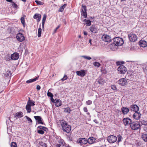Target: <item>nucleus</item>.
I'll return each instance as SVG.
<instances>
[{
	"label": "nucleus",
	"mask_w": 147,
	"mask_h": 147,
	"mask_svg": "<svg viewBox=\"0 0 147 147\" xmlns=\"http://www.w3.org/2000/svg\"><path fill=\"white\" fill-rule=\"evenodd\" d=\"M86 70H81L79 71H76V73L78 76L82 77H84L86 75Z\"/></svg>",
	"instance_id": "13"
},
{
	"label": "nucleus",
	"mask_w": 147,
	"mask_h": 147,
	"mask_svg": "<svg viewBox=\"0 0 147 147\" xmlns=\"http://www.w3.org/2000/svg\"><path fill=\"white\" fill-rule=\"evenodd\" d=\"M55 101V104L56 107H59L62 105V101L59 99H56Z\"/></svg>",
	"instance_id": "20"
},
{
	"label": "nucleus",
	"mask_w": 147,
	"mask_h": 147,
	"mask_svg": "<svg viewBox=\"0 0 147 147\" xmlns=\"http://www.w3.org/2000/svg\"><path fill=\"white\" fill-rule=\"evenodd\" d=\"M35 1L38 5H42L44 4L43 2L38 0H35Z\"/></svg>",
	"instance_id": "36"
},
{
	"label": "nucleus",
	"mask_w": 147,
	"mask_h": 147,
	"mask_svg": "<svg viewBox=\"0 0 147 147\" xmlns=\"http://www.w3.org/2000/svg\"><path fill=\"white\" fill-rule=\"evenodd\" d=\"M111 88L114 90H117V87L115 85H112L111 86Z\"/></svg>",
	"instance_id": "44"
},
{
	"label": "nucleus",
	"mask_w": 147,
	"mask_h": 147,
	"mask_svg": "<svg viewBox=\"0 0 147 147\" xmlns=\"http://www.w3.org/2000/svg\"><path fill=\"white\" fill-rule=\"evenodd\" d=\"M42 29L41 28V24L39 26V27L38 30V37H40L41 34Z\"/></svg>",
	"instance_id": "29"
},
{
	"label": "nucleus",
	"mask_w": 147,
	"mask_h": 147,
	"mask_svg": "<svg viewBox=\"0 0 147 147\" xmlns=\"http://www.w3.org/2000/svg\"><path fill=\"white\" fill-rule=\"evenodd\" d=\"M5 74L6 77H9L10 76H11V71L8 70L6 71Z\"/></svg>",
	"instance_id": "33"
},
{
	"label": "nucleus",
	"mask_w": 147,
	"mask_h": 147,
	"mask_svg": "<svg viewBox=\"0 0 147 147\" xmlns=\"http://www.w3.org/2000/svg\"><path fill=\"white\" fill-rule=\"evenodd\" d=\"M142 138L145 142H147V134H143L142 136Z\"/></svg>",
	"instance_id": "27"
},
{
	"label": "nucleus",
	"mask_w": 147,
	"mask_h": 147,
	"mask_svg": "<svg viewBox=\"0 0 147 147\" xmlns=\"http://www.w3.org/2000/svg\"><path fill=\"white\" fill-rule=\"evenodd\" d=\"M47 18V16L45 14H44L43 15L42 19V21L45 22L46 19Z\"/></svg>",
	"instance_id": "47"
},
{
	"label": "nucleus",
	"mask_w": 147,
	"mask_h": 147,
	"mask_svg": "<svg viewBox=\"0 0 147 147\" xmlns=\"http://www.w3.org/2000/svg\"><path fill=\"white\" fill-rule=\"evenodd\" d=\"M124 62H120V61H117L116 62L117 65H121L123 64L124 63Z\"/></svg>",
	"instance_id": "52"
},
{
	"label": "nucleus",
	"mask_w": 147,
	"mask_h": 147,
	"mask_svg": "<svg viewBox=\"0 0 147 147\" xmlns=\"http://www.w3.org/2000/svg\"><path fill=\"white\" fill-rule=\"evenodd\" d=\"M16 38L17 40L20 42H22L25 40V37L24 35L20 32L18 33L17 34Z\"/></svg>",
	"instance_id": "8"
},
{
	"label": "nucleus",
	"mask_w": 147,
	"mask_h": 147,
	"mask_svg": "<svg viewBox=\"0 0 147 147\" xmlns=\"http://www.w3.org/2000/svg\"><path fill=\"white\" fill-rule=\"evenodd\" d=\"M25 117L26 118L29 123L30 124H32V120L30 117H28L27 116H25Z\"/></svg>",
	"instance_id": "35"
},
{
	"label": "nucleus",
	"mask_w": 147,
	"mask_h": 147,
	"mask_svg": "<svg viewBox=\"0 0 147 147\" xmlns=\"http://www.w3.org/2000/svg\"><path fill=\"white\" fill-rule=\"evenodd\" d=\"M51 100L52 102H53V103H55V102L56 101L55 99V100H54L53 98V97L51 98Z\"/></svg>",
	"instance_id": "55"
},
{
	"label": "nucleus",
	"mask_w": 147,
	"mask_h": 147,
	"mask_svg": "<svg viewBox=\"0 0 147 147\" xmlns=\"http://www.w3.org/2000/svg\"><path fill=\"white\" fill-rule=\"evenodd\" d=\"M94 138L93 137H91L89 138L88 140H87V143L88 142L89 144H92L93 143V142L94 141L95 139L94 140Z\"/></svg>",
	"instance_id": "25"
},
{
	"label": "nucleus",
	"mask_w": 147,
	"mask_h": 147,
	"mask_svg": "<svg viewBox=\"0 0 147 147\" xmlns=\"http://www.w3.org/2000/svg\"><path fill=\"white\" fill-rule=\"evenodd\" d=\"M82 57L85 59H87L88 60H90L92 59L91 57L83 55L82 56Z\"/></svg>",
	"instance_id": "42"
},
{
	"label": "nucleus",
	"mask_w": 147,
	"mask_h": 147,
	"mask_svg": "<svg viewBox=\"0 0 147 147\" xmlns=\"http://www.w3.org/2000/svg\"><path fill=\"white\" fill-rule=\"evenodd\" d=\"M38 128L40 129L41 130H43L45 128V127L42 126L40 125L38 127Z\"/></svg>",
	"instance_id": "54"
},
{
	"label": "nucleus",
	"mask_w": 147,
	"mask_h": 147,
	"mask_svg": "<svg viewBox=\"0 0 147 147\" xmlns=\"http://www.w3.org/2000/svg\"><path fill=\"white\" fill-rule=\"evenodd\" d=\"M64 145L63 142L62 140H60L59 142V144H57L55 147H60L61 146H63Z\"/></svg>",
	"instance_id": "30"
},
{
	"label": "nucleus",
	"mask_w": 147,
	"mask_h": 147,
	"mask_svg": "<svg viewBox=\"0 0 147 147\" xmlns=\"http://www.w3.org/2000/svg\"><path fill=\"white\" fill-rule=\"evenodd\" d=\"M81 15L83 16L85 18H86L87 16L86 11H81Z\"/></svg>",
	"instance_id": "40"
},
{
	"label": "nucleus",
	"mask_w": 147,
	"mask_h": 147,
	"mask_svg": "<svg viewBox=\"0 0 147 147\" xmlns=\"http://www.w3.org/2000/svg\"><path fill=\"white\" fill-rule=\"evenodd\" d=\"M67 5L66 4H65L61 6L60 7L59 9V11L61 12H62L64 10V8L66 7Z\"/></svg>",
	"instance_id": "32"
},
{
	"label": "nucleus",
	"mask_w": 147,
	"mask_h": 147,
	"mask_svg": "<svg viewBox=\"0 0 147 147\" xmlns=\"http://www.w3.org/2000/svg\"><path fill=\"white\" fill-rule=\"evenodd\" d=\"M92 40L91 39H90L89 40V42L90 43V45H92V43H91Z\"/></svg>",
	"instance_id": "62"
},
{
	"label": "nucleus",
	"mask_w": 147,
	"mask_h": 147,
	"mask_svg": "<svg viewBox=\"0 0 147 147\" xmlns=\"http://www.w3.org/2000/svg\"><path fill=\"white\" fill-rule=\"evenodd\" d=\"M93 121L96 124L98 123L99 122L96 119H94L93 120Z\"/></svg>",
	"instance_id": "58"
},
{
	"label": "nucleus",
	"mask_w": 147,
	"mask_h": 147,
	"mask_svg": "<svg viewBox=\"0 0 147 147\" xmlns=\"http://www.w3.org/2000/svg\"><path fill=\"white\" fill-rule=\"evenodd\" d=\"M41 18V15L38 13H35L33 16V18L34 19H36L38 22L40 21Z\"/></svg>",
	"instance_id": "18"
},
{
	"label": "nucleus",
	"mask_w": 147,
	"mask_h": 147,
	"mask_svg": "<svg viewBox=\"0 0 147 147\" xmlns=\"http://www.w3.org/2000/svg\"><path fill=\"white\" fill-rule=\"evenodd\" d=\"M86 103L88 105H90L92 104V101L91 100H88L86 101Z\"/></svg>",
	"instance_id": "51"
},
{
	"label": "nucleus",
	"mask_w": 147,
	"mask_h": 147,
	"mask_svg": "<svg viewBox=\"0 0 147 147\" xmlns=\"http://www.w3.org/2000/svg\"><path fill=\"white\" fill-rule=\"evenodd\" d=\"M141 114L140 113L137 112L135 113L133 115V117L136 120H139L140 119Z\"/></svg>",
	"instance_id": "17"
},
{
	"label": "nucleus",
	"mask_w": 147,
	"mask_h": 147,
	"mask_svg": "<svg viewBox=\"0 0 147 147\" xmlns=\"http://www.w3.org/2000/svg\"><path fill=\"white\" fill-rule=\"evenodd\" d=\"M119 73L121 74H125L127 71V68L123 65H121L117 69Z\"/></svg>",
	"instance_id": "6"
},
{
	"label": "nucleus",
	"mask_w": 147,
	"mask_h": 147,
	"mask_svg": "<svg viewBox=\"0 0 147 147\" xmlns=\"http://www.w3.org/2000/svg\"><path fill=\"white\" fill-rule=\"evenodd\" d=\"M77 142L80 143L81 145H85L87 143V140L85 138H79L77 140Z\"/></svg>",
	"instance_id": "11"
},
{
	"label": "nucleus",
	"mask_w": 147,
	"mask_h": 147,
	"mask_svg": "<svg viewBox=\"0 0 147 147\" xmlns=\"http://www.w3.org/2000/svg\"><path fill=\"white\" fill-rule=\"evenodd\" d=\"M43 130L45 131H47L48 130V129L47 127H45V128H44Z\"/></svg>",
	"instance_id": "61"
},
{
	"label": "nucleus",
	"mask_w": 147,
	"mask_h": 147,
	"mask_svg": "<svg viewBox=\"0 0 147 147\" xmlns=\"http://www.w3.org/2000/svg\"><path fill=\"white\" fill-rule=\"evenodd\" d=\"M93 64L95 66L97 67H99L101 65L99 63L97 62H94L93 63Z\"/></svg>",
	"instance_id": "37"
},
{
	"label": "nucleus",
	"mask_w": 147,
	"mask_h": 147,
	"mask_svg": "<svg viewBox=\"0 0 147 147\" xmlns=\"http://www.w3.org/2000/svg\"><path fill=\"white\" fill-rule=\"evenodd\" d=\"M60 25H58L57 27L55 28V31H57V30L59 28V27H60Z\"/></svg>",
	"instance_id": "60"
},
{
	"label": "nucleus",
	"mask_w": 147,
	"mask_h": 147,
	"mask_svg": "<svg viewBox=\"0 0 147 147\" xmlns=\"http://www.w3.org/2000/svg\"><path fill=\"white\" fill-rule=\"evenodd\" d=\"M84 35H86L87 34V33L86 31H84Z\"/></svg>",
	"instance_id": "63"
},
{
	"label": "nucleus",
	"mask_w": 147,
	"mask_h": 147,
	"mask_svg": "<svg viewBox=\"0 0 147 147\" xmlns=\"http://www.w3.org/2000/svg\"><path fill=\"white\" fill-rule=\"evenodd\" d=\"M38 133L40 134H44V132L42 130L40 129L38 131Z\"/></svg>",
	"instance_id": "45"
},
{
	"label": "nucleus",
	"mask_w": 147,
	"mask_h": 147,
	"mask_svg": "<svg viewBox=\"0 0 147 147\" xmlns=\"http://www.w3.org/2000/svg\"><path fill=\"white\" fill-rule=\"evenodd\" d=\"M63 78H64V80H67V75H65L64 76Z\"/></svg>",
	"instance_id": "59"
},
{
	"label": "nucleus",
	"mask_w": 147,
	"mask_h": 147,
	"mask_svg": "<svg viewBox=\"0 0 147 147\" xmlns=\"http://www.w3.org/2000/svg\"><path fill=\"white\" fill-rule=\"evenodd\" d=\"M141 126L140 123L137 121L132 123L130 125L131 129L134 130L140 129Z\"/></svg>",
	"instance_id": "3"
},
{
	"label": "nucleus",
	"mask_w": 147,
	"mask_h": 147,
	"mask_svg": "<svg viewBox=\"0 0 147 147\" xmlns=\"http://www.w3.org/2000/svg\"><path fill=\"white\" fill-rule=\"evenodd\" d=\"M101 38L102 40L105 42H110L111 41V37L108 35L104 34L102 36Z\"/></svg>",
	"instance_id": "7"
},
{
	"label": "nucleus",
	"mask_w": 147,
	"mask_h": 147,
	"mask_svg": "<svg viewBox=\"0 0 147 147\" xmlns=\"http://www.w3.org/2000/svg\"><path fill=\"white\" fill-rule=\"evenodd\" d=\"M84 111L85 112H88V109L86 107H85L84 108Z\"/></svg>",
	"instance_id": "57"
},
{
	"label": "nucleus",
	"mask_w": 147,
	"mask_h": 147,
	"mask_svg": "<svg viewBox=\"0 0 147 147\" xmlns=\"http://www.w3.org/2000/svg\"><path fill=\"white\" fill-rule=\"evenodd\" d=\"M123 121L125 125H130L132 123L131 120L128 117H126L123 119Z\"/></svg>",
	"instance_id": "9"
},
{
	"label": "nucleus",
	"mask_w": 147,
	"mask_h": 147,
	"mask_svg": "<svg viewBox=\"0 0 147 147\" xmlns=\"http://www.w3.org/2000/svg\"><path fill=\"white\" fill-rule=\"evenodd\" d=\"M39 144L40 146L42 147H47V144L42 141L40 142Z\"/></svg>",
	"instance_id": "39"
},
{
	"label": "nucleus",
	"mask_w": 147,
	"mask_h": 147,
	"mask_svg": "<svg viewBox=\"0 0 147 147\" xmlns=\"http://www.w3.org/2000/svg\"><path fill=\"white\" fill-rule=\"evenodd\" d=\"M82 11H86L87 10L86 9V7L85 6L82 5Z\"/></svg>",
	"instance_id": "46"
},
{
	"label": "nucleus",
	"mask_w": 147,
	"mask_h": 147,
	"mask_svg": "<svg viewBox=\"0 0 147 147\" xmlns=\"http://www.w3.org/2000/svg\"><path fill=\"white\" fill-rule=\"evenodd\" d=\"M24 18V17H22L21 18V21L22 24L24 26L25 24Z\"/></svg>",
	"instance_id": "38"
},
{
	"label": "nucleus",
	"mask_w": 147,
	"mask_h": 147,
	"mask_svg": "<svg viewBox=\"0 0 147 147\" xmlns=\"http://www.w3.org/2000/svg\"><path fill=\"white\" fill-rule=\"evenodd\" d=\"M139 44L140 46L142 47H145L147 46V42L144 40H140Z\"/></svg>",
	"instance_id": "19"
},
{
	"label": "nucleus",
	"mask_w": 147,
	"mask_h": 147,
	"mask_svg": "<svg viewBox=\"0 0 147 147\" xmlns=\"http://www.w3.org/2000/svg\"><path fill=\"white\" fill-rule=\"evenodd\" d=\"M12 5L13 7L15 8H17V4L14 2H13L12 3Z\"/></svg>",
	"instance_id": "50"
},
{
	"label": "nucleus",
	"mask_w": 147,
	"mask_h": 147,
	"mask_svg": "<svg viewBox=\"0 0 147 147\" xmlns=\"http://www.w3.org/2000/svg\"><path fill=\"white\" fill-rule=\"evenodd\" d=\"M71 111V110L70 109V108L69 107H68L66 108H65L64 109V111L65 112L69 113Z\"/></svg>",
	"instance_id": "34"
},
{
	"label": "nucleus",
	"mask_w": 147,
	"mask_h": 147,
	"mask_svg": "<svg viewBox=\"0 0 147 147\" xmlns=\"http://www.w3.org/2000/svg\"><path fill=\"white\" fill-rule=\"evenodd\" d=\"M98 82L100 84H103L104 83V81L101 77H99L96 80V82Z\"/></svg>",
	"instance_id": "22"
},
{
	"label": "nucleus",
	"mask_w": 147,
	"mask_h": 147,
	"mask_svg": "<svg viewBox=\"0 0 147 147\" xmlns=\"http://www.w3.org/2000/svg\"><path fill=\"white\" fill-rule=\"evenodd\" d=\"M41 88V87L39 85H37L36 86V89L37 90H39Z\"/></svg>",
	"instance_id": "56"
},
{
	"label": "nucleus",
	"mask_w": 147,
	"mask_h": 147,
	"mask_svg": "<svg viewBox=\"0 0 147 147\" xmlns=\"http://www.w3.org/2000/svg\"><path fill=\"white\" fill-rule=\"evenodd\" d=\"M47 95L49 97L51 98H52L53 96V95L50 92L48 91L47 93Z\"/></svg>",
	"instance_id": "41"
},
{
	"label": "nucleus",
	"mask_w": 147,
	"mask_h": 147,
	"mask_svg": "<svg viewBox=\"0 0 147 147\" xmlns=\"http://www.w3.org/2000/svg\"><path fill=\"white\" fill-rule=\"evenodd\" d=\"M5 60L6 61H10V57L7 56L5 57Z\"/></svg>",
	"instance_id": "53"
},
{
	"label": "nucleus",
	"mask_w": 147,
	"mask_h": 147,
	"mask_svg": "<svg viewBox=\"0 0 147 147\" xmlns=\"http://www.w3.org/2000/svg\"><path fill=\"white\" fill-rule=\"evenodd\" d=\"M23 113L22 112H17L15 114L14 117H18V118L22 117L23 116Z\"/></svg>",
	"instance_id": "24"
},
{
	"label": "nucleus",
	"mask_w": 147,
	"mask_h": 147,
	"mask_svg": "<svg viewBox=\"0 0 147 147\" xmlns=\"http://www.w3.org/2000/svg\"><path fill=\"white\" fill-rule=\"evenodd\" d=\"M84 22H85L87 26H89L91 25V21H90L89 20L85 19L84 20Z\"/></svg>",
	"instance_id": "28"
},
{
	"label": "nucleus",
	"mask_w": 147,
	"mask_h": 147,
	"mask_svg": "<svg viewBox=\"0 0 147 147\" xmlns=\"http://www.w3.org/2000/svg\"><path fill=\"white\" fill-rule=\"evenodd\" d=\"M29 100L27 102V104L30 106H33L35 105V102L32 100H30V98H29Z\"/></svg>",
	"instance_id": "26"
},
{
	"label": "nucleus",
	"mask_w": 147,
	"mask_h": 147,
	"mask_svg": "<svg viewBox=\"0 0 147 147\" xmlns=\"http://www.w3.org/2000/svg\"><path fill=\"white\" fill-rule=\"evenodd\" d=\"M118 82V84L122 86H124L127 84V82L126 79L124 78H121L119 80Z\"/></svg>",
	"instance_id": "12"
},
{
	"label": "nucleus",
	"mask_w": 147,
	"mask_h": 147,
	"mask_svg": "<svg viewBox=\"0 0 147 147\" xmlns=\"http://www.w3.org/2000/svg\"><path fill=\"white\" fill-rule=\"evenodd\" d=\"M34 118L36 121V122L38 123V124H43L44 123L42 122V119L40 116H34Z\"/></svg>",
	"instance_id": "15"
},
{
	"label": "nucleus",
	"mask_w": 147,
	"mask_h": 147,
	"mask_svg": "<svg viewBox=\"0 0 147 147\" xmlns=\"http://www.w3.org/2000/svg\"><path fill=\"white\" fill-rule=\"evenodd\" d=\"M129 41L132 42H135L137 40L138 37L136 34L131 32L128 34Z\"/></svg>",
	"instance_id": "4"
},
{
	"label": "nucleus",
	"mask_w": 147,
	"mask_h": 147,
	"mask_svg": "<svg viewBox=\"0 0 147 147\" xmlns=\"http://www.w3.org/2000/svg\"><path fill=\"white\" fill-rule=\"evenodd\" d=\"M113 41V42L112 44V45L119 46L122 45L124 43L123 39L118 37L114 38Z\"/></svg>",
	"instance_id": "2"
},
{
	"label": "nucleus",
	"mask_w": 147,
	"mask_h": 147,
	"mask_svg": "<svg viewBox=\"0 0 147 147\" xmlns=\"http://www.w3.org/2000/svg\"><path fill=\"white\" fill-rule=\"evenodd\" d=\"M19 55L18 53H14L11 55V59L12 60H16L19 58Z\"/></svg>",
	"instance_id": "14"
},
{
	"label": "nucleus",
	"mask_w": 147,
	"mask_h": 147,
	"mask_svg": "<svg viewBox=\"0 0 147 147\" xmlns=\"http://www.w3.org/2000/svg\"><path fill=\"white\" fill-rule=\"evenodd\" d=\"M131 110V111H135V112H138L139 110V107L136 105H132L130 106Z\"/></svg>",
	"instance_id": "16"
},
{
	"label": "nucleus",
	"mask_w": 147,
	"mask_h": 147,
	"mask_svg": "<svg viewBox=\"0 0 147 147\" xmlns=\"http://www.w3.org/2000/svg\"><path fill=\"white\" fill-rule=\"evenodd\" d=\"M59 123L63 131L67 133H69L71 130V126L64 120L59 121Z\"/></svg>",
	"instance_id": "1"
},
{
	"label": "nucleus",
	"mask_w": 147,
	"mask_h": 147,
	"mask_svg": "<svg viewBox=\"0 0 147 147\" xmlns=\"http://www.w3.org/2000/svg\"><path fill=\"white\" fill-rule=\"evenodd\" d=\"M117 137L118 138V140L117 142H119L121 141L122 137L120 135H119L117 136Z\"/></svg>",
	"instance_id": "48"
},
{
	"label": "nucleus",
	"mask_w": 147,
	"mask_h": 147,
	"mask_svg": "<svg viewBox=\"0 0 147 147\" xmlns=\"http://www.w3.org/2000/svg\"><path fill=\"white\" fill-rule=\"evenodd\" d=\"M117 139L116 136L111 135L108 137L107 140L110 143H113L117 141Z\"/></svg>",
	"instance_id": "5"
},
{
	"label": "nucleus",
	"mask_w": 147,
	"mask_h": 147,
	"mask_svg": "<svg viewBox=\"0 0 147 147\" xmlns=\"http://www.w3.org/2000/svg\"><path fill=\"white\" fill-rule=\"evenodd\" d=\"M8 2L11 3L12 2V0H6Z\"/></svg>",
	"instance_id": "64"
},
{
	"label": "nucleus",
	"mask_w": 147,
	"mask_h": 147,
	"mask_svg": "<svg viewBox=\"0 0 147 147\" xmlns=\"http://www.w3.org/2000/svg\"><path fill=\"white\" fill-rule=\"evenodd\" d=\"M121 111L124 114H127L129 111L128 108L125 107H123L121 109Z\"/></svg>",
	"instance_id": "21"
},
{
	"label": "nucleus",
	"mask_w": 147,
	"mask_h": 147,
	"mask_svg": "<svg viewBox=\"0 0 147 147\" xmlns=\"http://www.w3.org/2000/svg\"><path fill=\"white\" fill-rule=\"evenodd\" d=\"M39 78V76H38L34 78L29 80L26 81V83H30L34 82L37 80Z\"/></svg>",
	"instance_id": "23"
},
{
	"label": "nucleus",
	"mask_w": 147,
	"mask_h": 147,
	"mask_svg": "<svg viewBox=\"0 0 147 147\" xmlns=\"http://www.w3.org/2000/svg\"><path fill=\"white\" fill-rule=\"evenodd\" d=\"M143 70L145 72L147 71V66L146 64L143 66Z\"/></svg>",
	"instance_id": "49"
},
{
	"label": "nucleus",
	"mask_w": 147,
	"mask_h": 147,
	"mask_svg": "<svg viewBox=\"0 0 147 147\" xmlns=\"http://www.w3.org/2000/svg\"><path fill=\"white\" fill-rule=\"evenodd\" d=\"M90 31L93 33H96L98 32V28L97 26L96 25H92L91 26L89 29Z\"/></svg>",
	"instance_id": "10"
},
{
	"label": "nucleus",
	"mask_w": 147,
	"mask_h": 147,
	"mask_svg": "<svg viewBox=\"0 0 147 147\" xmlns=\"http://www.w3.org/2000/svg\"><path fill=\"white\" fill-rule=\"evenodd\" d=\"M11 147H17V145L16 143L12 142L11 144Z\"/></svg>",
	"instance_id": "43"
},
{
	"label": "nucleus",
	"mask_w": 147,
	"mask_h": 147,
	"mask_svg": "<svg viewBox=\"0 0 147 147\" xmlns=\"http://www.w3.org/2000/svg\"><path fill=\"white\" fill-rule=\"evenodd\" d=\"M26 109L27 110V112L28 113H30L31 111V106L27 104L26 107Z\"/></svg>",
	"instance_id": "31"
}]
</instances>
